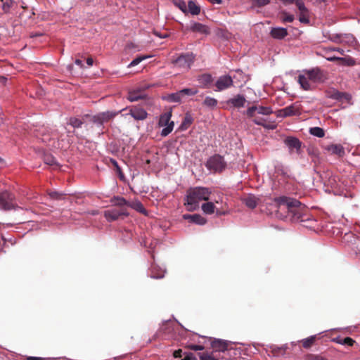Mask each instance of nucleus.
<instances>
[{"mask_svg":"<svg viewBox=\"0 0 360 360\" xmlns=\"http://www.w3.org/2000/svg\"><path fill=\"white\" fill-rule=\"evenodd\" d=\"M243 202L249 208L254 209L258 204L259 198H257L254 195H248V196L243 198Z\"/></svg>","mask_w":360,"mask_h":360,"instance_id":"24","label":"nucleus"},{"mask_svg":"<svg viewBox=\"0 0 360 360\" xmlns=\"http://www.w3.org/2000/svg\"><path fill=\"white\" fill-rule=\"evenodd\" d=\"M86 63L89 66H91L93 65V63H94V60H93V58H88L86 59Z\"/></svg>","mask_w":360,"mask_h":360,"instance_id":"59","label":"nucleus"},{"mask_svg":"<svg viewBox=\"0 0 360 360\" xmlns=\"http://www.w3.org/2000/svg\"><path fill=\"white\" fill-rule=\"evenodd\" d=\"M116 171H117V172L119 174V175L120 176V178H122V177H123V176H124V175H123V174H122V170H121V168L120 167V166H117V167H116Z\"/></svg>","mask_w":360,"mask_h":360,"instance_id":"60","label":"nucleus"},{"mask_svg":"<svg viewBox=\"0 0 360 360\" xmlns=\"http://www.w3.org/2000/svg\"><path fill=\"white\" fill-rule=\"evenodd\" d=\"M300 11L299 20L302 23L308 24L309 23V11L306 8L303 1H302L297 6Z\"/></svg>","mask_w":360,"mask_h":360,"instance_id":"18","label":"nucleus"},{"mask_svg":"<svg viewBox=\"0 0 360 360\" xmlns=\"http://www.w3.org/2000/svg\"><path fill=\"white\" fill-rule=\"evenodd\" d=\"M245 102L246 100L244 96L239 94L229 101V103H231L236 108L243 107Z\"/></svg>","mask_w":360,"mask_h":360,"instance_id":"28","label":"nucleus"},{"mask_svg":"<svg viewBox=\"0 0 360 360\" xmlns=\"http://www.w3.org/2000/svg\"><path fill=\"white\" fill-rule=\"evenodd\" d=\"M86 117L89 118L90 122H92L93 124H94L98 129V134H103L104 126L103 122H101V120L98 114L95 115H86Z\"/></svg>","mask_w":360,"mask_h":360,"instance_id":"22","label":"nucleus"},{"mask_svg":"<svg viewBox=\"0 0 360 360\" xmlns=\"http://www.w3.org/2000/svg\"><path fill=\"white\" fill-rule=\"evenodd\" d=\"M301 114L300 105L297 103L287 106L278 112L277 116L281 117H290L294 115H299Z\"/></svg>","mask_w":360,"mask_h":360,"instance_id":"9","label":"nucleus"},{"mask_svg":"<svg viewBox=\"0 0 360 360\" xmlns=\"http://www.w3.org/2000/svg\"><path fill=\"white\" fill-rule=\"evenodd\" d=\"M199 357L200 360H219L215 358L212 353L210 354L207 352L199 354Z\"/></svg>","mask_w":360,"mask_h":360,"instance_id":"46","label":"nucleus"},{"mask_svg":"<svg viewBox=\"0 0 360 360\" xmlns=\"http://www.w3.org/2000/svg\"><path fill=\"white\" fill-rule=\"evenodd\" d=\"M297 82L300 84L302 89L305 91H309L312 89L311 84L309 82V79L305 73L298 76Z\"/></svg>","mask_w":360,"mask_h":360,"instance_id":"21","label":"nucleus"},{"mask_svg":"<svg viewBox=\"0 0 360 360\" xmlns=\"http://www.w3.org/2000/svg\"><path fill=\"white\" fill-rule=\"evenodd\" d=\"M181 99L182 98H181V94H180L179 91H178L176 93H173V94H169L167 96V100L168 101H169V102H176V103L181 102Z\"/></svg>","mask_w":360,"mask_h":360,"instance_id":"38","label":"nucleus"},{"mask_svg":"<svg viewBox=\"0 0 360 360\" xmlns=\"http://www.w3.org/2000/svg\"><path fill=\"white\" fill-rule=\"evenodd\" d=\"M188 8L192 15H198L200 12V8L194 1H189L188 3Z\"/></svg>","mask_w":360,"mask_h":360,"instance_id":"34","label":"nucleus"},{"mask_svg":"<svg viewBox=\"0 0 360 360\" xmlns=\"http://www.w3.org/2000/svg\"><path fill=\"white\" fill-rule=\"evenodd\" d=\"M212 77L210 74H202L198 78V82L203 87H207L212 83Z\"/></svg>","mask_w":360,"mask_h":360,"instance_id":"29","label":"nucleus"},{"mask_svg":"<svg viewBox=\"0 0 360 360\" xmlns=\"http://www.w3.org/2000/svg\"><path fill=\"white\" fill-rule=\"evenodd\" d=\"M271 35L274 39H281L288 35V31L285 28L275 27L271 30Z\"/></svg>","mask_w":360,"mask_h":360,"instance_id":"23","label":"nucleus"},{"mask_svg":"<svg viewBox=\"0 0 360 360\" xmlns=\"http://www.w3.org/2000/svg\"><path fill=\"white\" fill-rule=\"evenodd\" d=\"M355 63V60L352 58H341L340 59V64L342 65L353 66Z\"/></svg>","mask_w":360,"mask_h":360,"instance_id":"42","label":"nucleus"},{"mask_svg":"<svg viewBox=\"0 0 360 360\" xmlns=\"http://www.w3.org/2000/svg\"><path fill=\"white\" fill-rule=\"evenodd\" d=\"M308 360H328L327 358L319 354H310Z\"/></svg>","mask_w":360,"mask_h":360,"instance_id":"51","label":"nucleus"},{"mask_svg":"<svg viewBox=\"0 0 360 360\" xmlns=\"http://www.w3.org/2000/svg\"><path fill=\"white\" fill-rule=\"evenodd\" d=\"M211 194V190L206 187H195L188 189L186 195V202H185L187 210L188 211L196 210L199 206V202L209 200Z\"/></svg>","mask_w":360,"mask_h":360,"instance_id":"2","label":"nucleus"},{"mask_svg":"<svg viewBox=\"0 0 360 360\" xmlns=\"http://www.w3.org/2000/svg\"><path fill=\"white\" fill-rule=\"evenodd\" d=\"M210 199H211L214 203L216 204H221V205H224L221 206V209H217L216 210V214L219 216H221V215H225L227 214V211L225 210V209L227 208V204L226 202H224V195L222 193H217V195L213 198H210Z\"/></svg>","mask_w":360,"mask_h":360,"instance_id":"15","label":"nucleus"},{"mask_svg":"<svg viewBox=\"0 0 360 360\" xmlns=\"http://www.w3.org/2000/svg\"><path fill=\"white\" fill-rule=\"evenodd\" d=\"M191 30L193 32H199L204 34H209L210 32V29L207 26L200 22L193 23L191 27Z\"/></svg>","mask_w":360,"mask_h":360,"instance_id":"25","label":"nucleus"},{"mask_svg":"<svg viewBox=\"0 0 360 360\" xmlns=\"http://www.w3.org/2000/svg\"><path fill=\"white\" fill-rule=\"evenodd\" d=\"M68 124L72 126L74 128H79L82 127L83 122L76 117H70Z\"/></svg>","mask_w":360,"mask_h":360,"instance_id":"41","label":"nucleus"},{"mask_svg":"<svg viewBox=\"0 0 360 360\" xmlns=\"http://www.w3.org/2000/svg\"><path fill=\"white\" fill-rule=\"evenodd\" d=\"M112 164L113 165V166L116 168L118 165L117 161L115 160H113V159H111L110 160Z\"/></svg>","mask_w":360,"mask_h":360,"instance_id":"64","label":"nucleus"},{"mask_svg":"<svg viewBox=\"0 0 360 360\" xmlns=\"http://www.w3.org/2000/svg\"><path fill=\"white\" fill-rule=\"evenodd\" d=\"M252 118V121L254 122V123H255L257 125L262 126L264 128L274 129L276 127V124H274V123L266 122V120L265 119L257 117L256 115H255V117H253Z\"/></svg>","mask_w":360,"mask_h":360,"instance_id":"26","label":"nucleus"},{"mask_svg":"<svg viewBox=\"0 0 360 360\" xmlns=\"http://www.w3.org/2000/svg\"><path fill=\"white\" fill-rule=\"evenodd\" d=\"M126 110L127 108L122 109V110L120 111V112H123ZM118 114L119 112L114 111H106L98 113L103 124L104 123L108 122L110 120H113Z\"/></svg>","mask_w":360,"mask_h":360,"instance_id":"20","label":"nucleus"},{"mask_svg":"<svg viewBox=\"0 0 360 360\" xmlns=\"http://www.w3.org/2000/svg\"><path fill=\"white\" fill-rule=\"evenodd\" d=\"M281 15H282V17H281L282 21L284 22H292L295 19L293 15L288 14L285 11H283L281 13Z\"/></svg>","mask_w":360,"mask_h":360,"instance_id":"45","label":"nucleus"},{"mask_svg":"<svg viewBox=\"0 0 360 360\" xmlns=\"http://www.w3.org/2000/svg\"><path fill=\"white\" fill-rule=\"evenodd\" d=\"M304 73L309 77L312 82H321L324 79L323 72L318 68L311 70H304Z\"/></svg>","mask_w":360,"mask_h":360,"instance_id":"14","label":"nucleus"},{"mask_svg":"<svg viewBox=\"0 0 360 360\" xmlns=\"http://www.w3.org/2000/svg\"><path fill=\"white\" fill-rule=\"evenodd\" d=\"M338 343L344 345L353 346L355 343V340L349 337L345 338L343 339L338 340Z\"/></svg>","mask_w":360,"mask_h":360,"instance_id":"44","label":"nucleus"},{"mask_svg":"<svg viewBox=\"0 0 360 360\" xmlns=\"http://www.w3.org/2000/svg\"><path fill=\"white\" fill-rule=\"evenodd\" d=\"M233 82L232 77L229 75H223L219 77L216 83L215 86L217 87L216 91H221L229 89L233 86Z\"/></svg>","mask_w":360,"mask_h":360,"instance_id":"12","label":"nucleus"},{"mask_svg":"<svg viewBox=\"0 0 360 360\" xmlns=\"http://www.w3.org/2000/svg\"><path fill=\"white\" fill-rule=\"evenodd\" d=\"M209 2L212 3V4H221L222 3V1L221 0H207Z\"/></svg>","mask_w":360,"mask_h":360,"instance_id":"61","label":"nucleus"},{"mask_svg":"<svg viewBox=\"0 0 360 360\" xmlns=\"http://www.w3.org/2000/svg\"><path fill=\"white\" fill-rule=\"evenodd\" d=\"M181 98L185 96H191L198 94V91L197 88H185L179 91Z\"/></svg>","mask_w":360,"mask_h":360,"instance_id":"32","label":"nucleus"},{"mask_svg":"<svg viewBox=\"0 0 360 360\" xmlns=\"http://www.w3.org/2000/svg\"><path fill=\"white\" fill-rule=\"evenodd\" d=\"M184 219L188 220L190 222L195 223L199 225H204L206 224L207 220L205 218L198 214H186L183 215Z\"/></svg>","mask_w":360,"mask_h":360,"instance_id":"19","label":"nucleus"},{"mask_svg":"<svg viewBox=\"0 0 360 360\" xmlns=\"http://www.w3.org/2000/svg\"><path fill=\"white\" fill-rule=\"evenodd\" d=\"M129 113L123 115L127 116L130 115L136 120H144L147 118L148 113L142 108L138 106H133L129 108Z\"/></svg>","mask_w":360,"mask_h":360,"instance_id":"13","label":"nucleus"},{"mask_svg":"<svg viewBox=\"0 0 360 360\" xmlns=\"http://www.w3.org/2000/svg\"><path fill=\"white\" fill-rule=\"evenodd\" d=\"M48 195L51 199L58 200L64 199L65 196V194L57 191H49Z\"/></svg>","mask_w":360,"mask_h":360,"instance_id":"40","label":"nucleus"},{"mask_svg":"<svg viewBox=\"0 0 360 360\" xmlns=\"http://www.w3.org/2000/svg\"><path fill=\"white\" fill-rule=\"evenodd\" d=\"M229 342L221 339H214L211 342V347L214 352H225L229 349Z\"/></svg>","mask_w":360,"mask_h":360,"instance_id":"17","label":"nucleus"},{"mask_svg":"<svg viewBox=\"0 0 360 360\" xmlns=\"http://www.w3.org/2000/svg\"><path fill=\"white\" fill-rule=\"evenodd\" d=\"M164 271L160 270L158 272L155 271V266L151 268V277L154 278H161L164 276Z\"/></svg>","mask_w":360,"mask_h":360,"instance_id":"49","label":"nucleus"},{"mask_svg":"<svg viewBox=\"0 0 360 360\" xmlns=\"http://www.w3.org/2000/svg\"><path fill=\"white\" fill-rule=\"evenodd\" d=\"M13 195L7 191H0V207L5 210L15 208Z\"/></svg>","mask_w":360,"mask_h":360,"instance_id":"6","label":"nucleus"},{"mask_svg":"<svg viewBox=\"0 0 360 360\" xmlns=\"http://www.w3.org/2000/svg\"><path fill=\"white\" fill-rule=\"evenodd\" d=\"M193 120L191 115L188 113H186L183 120V122L180 126V129L185 130V129H188L190 127V125L192 124Z\"/></svg>","mask_w":360,"mask_h":360,"instance_id":"33","label":"nucleus"},{"mask_svg":"<svg viewBox=\"0 0 360 360\" xmlns=\"http://www.w3.org/2000/svg\"><path fill=\"white\" fill-rule=\"evenodd\" d=\"M181 360H197L193 353H187Z\"/></svg>","mask_w":360,"mask_h":360,"instance_id":"54","label":"nucleus"},{"mask_svg":"<svg viewBox=\"0 0 360 360\" xmlns=\"http://www.w3.org/2000/svg\"><path fill=\"white\" fill-rule=\"evenodd\" d=\"M181 353H182V350L181 349H179L174 352L173 356L174 358H180V357H181Z\"/></svg>","mask_w":360,"mask_h":360,"instance_id":"55","label":"nucleus"},{"mask_svg":"<svg viewBox=\"0 0 360 360\" xmlns=\"http://www.w3.org/2000/svg\"><path fill=\"white\" fill-rule=\"evenodd\" d=\"M129 213L126 208L112 209L104 212V217L108 221H113L117 220L122 216L127 217Z\"/></svg>","mask_w":360,"mask_h":360,"instance_id":"8","label":"nucleus"},{"mask_svg":"<svg viewBox=\"0 0 360 360\" xmlns=\"http://www.w3.org/2000/svg\"><path fill=\"white\" fill-rule=\"evenodd\" d=\"M205 167L211 172L220 173L226 169V162H225L223 156L219 154H215L207 160Z\"/></svg>","mask_w":360,"mask_h":360,"instance_id":"3","label":"nucleus"},{"mask_svg":"<svg viewBox=\"0 0 360 360\" xmlns=\"http://www.w3.org/2000/svg\"><path fill=\"white\" fill-rule=\"evenodd\" d=\"M110 202L115 206L120 207V208H124V206H128L129 201L125 198L120 196H114L110 199Z\"/></svg>","mask_w":360,"mask_h":360,"instance_id":"30","label":"nucleus"},{"mask_svg":"<svg viewBox=\"0 0 360 360\" xmlns=\"http://www.w3.org/2000/svg\"><path fill=\"white\" fill-rule=\"evenodd\" d=\"M14 1L13 0H8L3 3L2 10L5 13H8L10 11L11 8L13 6Z\"/></svg>","mask_w":360,"mask_h":360,"instance_id":"47","label":"nucleus"},{"mask_svg":"<svg viewBox=\"0 0 360 360\" xmlns=\"http://www.w3.org/2000/svg\"><path fill=\"white\" fill-rule=\"evenodd\" d=\"M255 112L258 114L269 115L272 114L273 110L270 107L262 106V105H253L248 108L246 111V115L248 117H255Z\"/></svg>","mask_w":360,"mask_h":360,"instance_id":"10","label":"nucleus"},{"mask_svg":"<svg viewBox=\"0 0 360 360\" xmlns=\"http://www.w3.org/2000/svg\"><path fill=\"white\" fill-rule=\"evenodd\" d=\"M283 350V347H278L274 346L272 347L271 352L274 355L278 356V355H279L280 352Z\"/></svg>","mask_w":360,"mask_h":360,"instance_id":"53","label":"nucleus"},{"mask_svg":"<svg viewBox=\"0 0 360 360\" xmlns=\"http://www.w3.org/2000/svg\"><path fill=\"white\" fill-rule=\"evenodd\" d=\"M340 58H340V57H335V56H334V57L328 58V60L329 61H338V62L340 63Z\"/></svg>","mask_w":360,"mask_h":360,"instance_id":"58","label":"nucleus"},{"mask_svg":"<svg viewBox=\"0 0 360 360\" xmlns=\"http://www.w3.org/2000/svg\"><path fill=\"white\" fill-rule=\"evenodd\" d=\"M128 207H131L132 209L144 215L148 214L147 210L145 209L143 204L139 200H134L131 202H129Z\"/></svg>","mask_w":360,"mask_h":360,"instance_id":"27","label":"nucleus"},{"mask_svg":"<svg viewBox=\"0 0 360 360\" xmlns=\"http://www.w3.org/2000/svg\"><path fill=\"white\" fill-rule=\"evenodd\" d=\"M276 216L281 219L289 217L292 221H304L305 207L297 200L281 196L275 199Z\"/></svg>","mask_w":360,"mask_h":360,"instance_id":"1","label":"nucleus"},{"mask_svg":"<svg viewBox=\"0 0 360 360\" xmlns=\"http://www.w3.org/2000/svg\"><path fill=\"white\" fill-rule=\"evenodd\" d=\"M44 163L49 165H54L56 164V159L51 155H45L44 157Z\"/></svg>","mask_w":360,"mask_h":360,"instance_id":"48","label":"nucleus"},{"mask_svg":"<svg viewBox=\"0 0 360 360\" xmlns=\"http://www.w3.org/2000/svg\"><path fill=\"white\" fill-rule=\"evenodd\" d=\"M148 56H140L134 58L128 65V68L134 67L139 64L143 60L149 58Z\"/></svg>","mask_w":360,"mask_h":360,"instance_id":"43","label":"nucleus"},{"mask_svg":"<svg viewBox=\"0 0 360 360\" xmlns=\"http://www.w3.org/2000/svg\"><path fill=\"white\" fill-rule=\"evenodd\" d=\"M316 339V335H312V336H310L309 338H307L303 340L302 341L303 347L307 348V349L311 347L315 342Z\"/></svg>","mask_w":360,"mask_h":360,"instance_id":"39","label":"nucleus"},{"mask_svg":"<svg viewBox=\"0 0 360 360\" xmlns=\"http://www.w3.org/2000/svg\"><path fill=\"white\" fill-rule=\"evenodd\" d=\"M195 55L193 53H186L179 55L172 60V63L178 68L190 69L195 60Z\"/></svg>","mask_w":360,"mask_h":360,"instance_id":"5","label":"nucleus"},{"mask_svg":"<svg viewBox=\"0 0 360 360\" xmlns=\"http://www.w3.org/2000/svg\"><path fill=\"white\" fill-rule=\"evenodd\" d=\"M26 360H47L46 358L35 357V356H27Z\"/></svg>","mask_w":360,"mask_h":360,"instance_id":"56","label":"nucleus"},{"mask_svg":"<svg viewBox=\"0 0 360 360\" xmlns=\"http://www.w3.org/2000/svg\"><path fill=\"white\" fill-rule=\"evenodd\" d=\"M7 80V78L4 76H0V83L4 84Z\"/></svg>","mask_w":360,"mask_h":360,"instance_id":"62","label":"nucleus"},{"mask_svg":"<svg viewBox=\"0 0 360 360\" xmlns=\"http://www.w3.org/2000/svg\"><path fill=\"white\" fill-rule=\"evenodd\" d=\"M201 208L203 212L207 214H212L216 212L215 206L213 202H207L203 203Z\"/></svg>","mask_w":360,"mask_h":360,"instance_id":"31","label":"nucleus"},{"mask_svg":"<svg viewBox=\"0 0 360 360\" xmlns=\"http://www.w3.org/2000/svg\"><path fill=\"white\" fill-rule=\"evenodd\" d=\"M326 96L328 98H332L334 100H337L338 101L347 102V103L349 102V101L352 98L350 94L345 93V92L339 91L335 89H330L328 91H327Z\"/></svg>","mask_w":360,"mask_h":360,"instance_id":"11","label":"nucleus"},{"mask_svg":"<svg viewBox=\"0 0 360 360\" xmlns=\"http://www.w3.org/2000/svg\"><path fill=\"white\" fill-rule=\"evenodd\" d=\"M187 347L191 350L194 351H198V350H203L205 349L204 346L202 345H188Z\"/></svg>","mask_w":360,"mask_h":360,"instance_id":"52","label":"nucleus"},{"mask_svg":"<svg viewBox=\"0 0 360 360\" xmlns=\"http://www.w3.org/2000/svg\"><path fill=\"white\" fill-rule=\"evenodd\" d=\"M309 133L310 134L322 138L325 136V131L323 129L319 127H314L309 129Z\"/></svg>","mask_w":360,"mask_h":360,"instance_id":"35","label":"nucleus"},{"mask_svg":"<svg viewBox=\"0 0 360 360\" xmlns=\"http://www.w3.org/2000/svg\"><path fill=\"white\" fill-rule=\"evenodd\" d=\"M141 93L139 91H134L129 93V96L127 97L128 100L131 102L137 101L139 99L143 98Z\"/></svg>","mask_w":360,"mask_h":360,"instance_id":"37","label":"nucleus"},{"mask_svg":"<svg viewBox=\"0 0 360 360\" xmlns=\"http://www.w3.org/2000/svg\"><path fill=\"white\" fill-rule=\"evenodd\" d=\"M284 143L288 147L290 153L294 152L297 155L301 153L302 143L297 138L294 136H288L284 140Z\"/></svg>","mask_w":360,"mask_h":360,"instance_id":"7","label":"nucleus"},{"mask_svg":"<svg viewBox=\"0 0 360 360\" xmlns=\"http://www.w3.org/2000/svg\"><path fill=\"white\" fill-rule=\"evenodd\" d=\"M324 150L328 151L330 155H336L339 158L345 155V151L343 146L340 144H330L324 146Z\"/></svg>","mask_w":360,"mask_h":360,"instance_id":"16","label":"nucleus"},{"mask_svg":"<svg viewBox=\"0 0 360 360\" xmlns=\"http://www.w3.org/2000/svg\"><path fill=\"white\" fill-rule=\"evenodd\" d=\"M179 7L182 11H184V8H186V4H185V2H184V1L181 2V3L179 4Z\"/></svg>","mask_w":360,"mask_h":360,"instance_id":"63","label":"nucleus"},{"mask_svg":"<svg viewBox=\"0 0 360 360\" xmlns=\"http://www.w3.org/2000/svg\"><path fill=\"white\" fill-rule=\"evenodd\" d=\"M75 64L79 65L81 68H84V64L80 59H76L75 61Z\"/></svg>","mask_w":360,"mask_h":360,"instance_id":"57","label":"nucleus"},{"mask_svg":"<svg viewBox=\"0 0 360 360\" xmlns=\"http://www.w3.org/2000/svg\"><path fill=\"white\" fill-rule=\"evenodd\" d=\"M254 6L257 7L264 6L269 4L270 0H251Z\"/></svg>","mask_w":360,"mask_h":360,"instance_id":"50","label":"nucleus"},{"mask_svg":"<svg viewBox=\"0 0 360 360\" xmlns=\"http://www.w3.org/2000/svg\"><path fill=\"white\" fill-rule=\"evenodd\" d=\"M217 103H218V101L217 99H215L212 97L207 96V97H205V98L202 103V105L207 108H213L217 105Z\"/></svg>","mask_w":360,"mask_h":360,"instance_id":"36","label":"nucleus"},{"mask_svg":"<svg viewBox=\"0 0 360 360\" xmlns=\"http://www.w3.org/2000/svg\"><path fill=\"white\" fill-rule=\"evenodd\" d=\"M172 113V112L170 109L167 112L162 113L160 117L158 124L161 127H165L161 131L162 136H167L174 129V123L173 121H170Z\"/></svg>","mask_w":360,"mask_h":360,"instance_id":"4","label":"nucleus"}]
</instances>
